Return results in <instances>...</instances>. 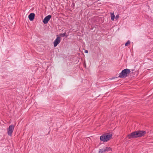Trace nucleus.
Instances as JSON below:
<instances>
[{
	"label": "nucleus",
	"instance_id": "1",
	"mask_svg": "<svg viewBox=\"0 0 153 153\" xmlns=\"http://www.w3.org/2000/svg\"><path fill=\"white\" fill-rule=\"evenodd\" d=\"M146 133L145 131H134L128 134L127 137L129 139L140 137L144 135Z\"/></svg>",
	"mask_w": 153,
	"mask_h": 153
},
{
	"label": "nucleus",
	"instance_id": "2",
	"mask_svg": "<svg viewBox=\"0 0 153 153\" xmlns=\"http://www.w3.org/2000/svg\"><path fill=\"white\" fill-rule=\"evenodd\" d=\"M131 72L130 70L127 68L125 69L122 71L120 74H117L115 78L120 77L125 78Z\"/></svg>",
	"mask_w": 153,
	"mask_h": 153
},
{
	"label": "nucleus",
	"instance_id": "3",
	"mask_svg": "<svg viewBox=\"0 0 153 153\" xmlns=\"http://www.w3.org/2000/svg\"><path fill=\"white\" fill-rule=\"evenodd\" d=\"M112 137V135L107 133L102 134L100 137L101 140L104 142H106L109 140Z\"/></svg>",
	"mask_w": 153,
	"mask_h": 153
},
{
	"label": "nucleus",
	"instance_id": "4",
	"mask_svg": "<svg viewBox=\"0 0 153 153\" xmlns=\"http://www.w3.org/2000/svg\"><path fill=\"white\" fill-rule=\"evenodd\" d=\"M15 126L11 125H10L8 128H7V133L8 135L9 136H11L12 135V134L14 128Z\"/></svg>",
	"mask_w": 153,
	"mask_h": 153
},
{
	"label": "nucleus",
	"instance_id": "5",
	"mask_svg": "<svg viewBox=\"0 0 153 153\" xmlns=\"http://www.w3.org/2000/svg\"><path fill=\"white\" fill-rule=\"evenodd\" d=\"M52 16L51 15H49L46 16L44 19L43 22L44 24L48 23L50 19L51 18Z\"/></svg>",
	"mask_w": 153,
	"mask_h": 153
},
{
	"label": "nucleus",
	"instance_id": "6",
	"mask_svg": "<svg viewBox=\"0 0 153 153\" xmlns=\"http://www.w3.org/2000/svg\"><path fill=\"white\" fill-rule=\"evenodd\" d=\"M61 41L60 38L59 37L57 36L56 39L54 40L53 42L54 47H56L60 42Z\"/></svg>",
	"mask_w": 153,
	"mask_h": 153
},
{
	"label": "nucleus",
	"instance_id": "7",
	"mask_svg": "<svg viewBox=\"0 0 153 153\" xmlns=\"http://www.w3.org/2000/svg\"><path fill=\"white\" fill-rule=\"evenodd\" d=\"M35 16V15L34 13H30L28 16V18L29 20L31 21H33L34 18Z\"/></svg>",
	"mask_w": 153,
	"mask_h": 153
},
{
	"label": "nucleus",
	"instance_id": "8",
	"mask_svg": "<svg viewBox=\"0 0 153 153\" xmlns=\"http://www.w3.org/2000/svg\"><path fill=\"white\" fill-rule=\"evenodd\" d=\"M104 152H105L107 151L108 152L110 150L111 148L109 147H106L105 148L102 149Z\"/></svg>",
	"mask_w": 153,
	"mask_h": 153
},
{
	"label": "nucleus",
	"instance_id": "9",
	"mask_svg": "<svg viewBox=\"0 0 153 153\" xmlns=\"http://www.w3.org/2000/svg\"><path fill=\"white\" fill-rule=\"evenodd\" d=\"M111 19L112 20H114V19L115 15H114V12L113 13H111Z\"/></svg>",
	"mask_w": 153,
	"mask_h": 153
},
{
	"label": "nucleus",
	"instance_id": "10",
	"mask_svg": "<svg viewBox=\"0 0 153 153\" xmlns=\"http://www.w3.org/2000/svg\"><path fill=\"white\" fill-rule=\"evenodd\" d=\"M66 33H61L59 34V36L61 37H63L66 36Z\"/></svg>",
	"mask_w": 153,
	"mask_h": 153
},
{
	"label": "nucleus",
	"instance_id": "11",
	"mask_svg": "<svg viewBox=\"0 0 153 153\" xmlns=\"http://www.w3.org/2000/svg\"><path fill=\"white\" fill-rule=\"evenodd\" d=\"M130 43V41L128 40L127 41V42H126L125 44V46H128V45Z\"/></svg>",
	"mask_w": 153,
	"mask_h": 153
},
{
	"label": "nucleus",
	"instance_id": "12",
	"mask_svg": "<svg viewBox=\"0 0 153 153\" xmlns=\"http://www.w3.org/2000/svg\"><path fill=\"white\" fill-rule=\"evenodd\" d=\"M103 152L102 149H100L99 152V153H103Z\"/></svg>",
	"mask_w": 153,
	"mask_h": 153
},
{
	"label": "nucleus",
	"instance_id": "13",
	"mask_svg": "<svg viewBox=\"0 0 153 153\" xmlns=\"http://www.w3.org/2000/svg\"><path fill=\"white\" fill-rule=\"evenodd\" d=\"M119 17V15H117L116 16H115V19H118Z\"/></svg>",
	"mask_w": 153,
	"mask_h": 153
},
{
	"label": "nucleus",
	"instance_id": "14",
	"mask_svg": "<svg viewBox=\"0 0 153 153\" xmlns=\"http://www.w3.org/2000/svg\"><path fill=\"white\" fill-rule=\"evenodd\" d=\"M85 53H88V51L86 50H85Z\"/></svg>",
	"mask_w": 153,
	"mask_h": 153
},
{
	"label": "nucleus",
	"instance_id": "15",
	"mask_svg": "<svg viewBox=\"0 0 153 153\" xmlns=\"http://www.w3.org/2000/svg\"><path fill=\"white\" fill-rule=\"evenodd\" d=\"M109 79H110L111 80V79H111L110 78H109Z\"/></svg>",
	"mask_w": 153,
	"mask_h": 153
}]
</instances>
